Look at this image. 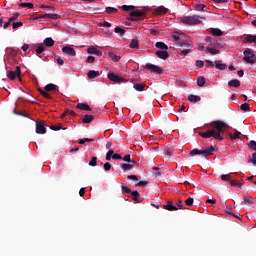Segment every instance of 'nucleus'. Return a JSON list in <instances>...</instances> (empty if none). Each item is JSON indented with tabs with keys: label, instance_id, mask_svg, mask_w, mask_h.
I'll return each mask as SVG.
<instances>
[{
	"label": "nucleus",
	"instance_id": "39448f33",
	"mask_svg": "<svg viewBox=\"0 0 256 256\" xmlns=\"http://www.w3.org/2000/svg\"><path fill=\"white\" fill-rule=\"evenodd\" d=\"M146 69H148V71H151V73H156L157 75H162L163 73V68L155 65V64H146Z\"/></svg>",
	"mask_w": 256,
	"mask_h": 256
},
{
	"label": "nucleus",
	"instance_id": "7c9ffc66",
	"mask_svg": "<svg viewBox=\"0 0 256 256\" xmlns=\"http://www.w3.org/2000/svg\"><path fill=\"white\" fill-rule=\"evenodd\" d=\"M8 79H10L11 81H15V79H17V73L15 71H9L7 74Z\"/></svg>",
	"mask_w": 256,
	"mask_h": 256
},
{
	"label": "nucleus",
	"instance_id": "052dcab7",
	"mask_svg": "<svg viewBox=\"0 0 256 256\" xmlns=\"http://www.w3.org/2000/svg\"><path fill=\"white\" fill-rule=\"evenodd\" d=\"M123 161H126V163H129L131 162V154H126L123 158H122Z\"/></svg>",
	"mask_w": 256,
	"mask_h": 256
},
{
	"label": "nucleus",
	"instance_id": "c85d7f7f",
	"mask_svg": "<svg viewBox=\"0 0 256 256\" xmlns=\"http://www.w3.org/2000/svg\"><path fill=\"white\" fill-rule=\"evenodd\" d=\"M130 194L133 197V201H136V203H140L139 199H140L141 195L139 194L138 191H132V192H130Z\"/></svg>",
	"mask_w": 256,
	"mask_h": 256
},
{
	"label": "nucleus",
	"instance_id": "bf43d9fd",
	"mask_svg": "<svg viewBox=\"0 0 256 256\" xmlns=\"http://www.w3.org/2000/svg\"><path fill=\"white\" fill-rule=\"evenodd\" d=\"M222 181H230L231 180V176L229 174H223L221 176Z\"/></svg>",
	"mask_w": 256,
	"mask_h": 256
},
{
	"label": "nucleus",
	"instance_id": "1a4fd4ad",
	"mask_svg": "<svg viewBox=\"0 0 256 256\" xmlns=\"http://www.w3.org/2000/svg\"><path fill=\"white\" fill-rule=\"evenodd\" d=\"M36 133H38V135H45V133H47V128H45L43 122H36Z\"/></svg>",
	"mask_w": 256,
	"mask_h": 256
},
{
	"label": "nucleus",
	"instance_id": "8fccbe9b",
	"mask_svg": "<svg viewBox=\"0 0 256 256\" xmlns=\"http://www.w3.org/2000/svg\"><path fill=\"white\" fill-rule=\"evenodd\" d=\"M193 201L194 199L193 198H188L184 201L185 205H187L188 207H192L193 206Z\"/></svg>",
	"mask_w": 256,
	"mask_h": 256
},
{
	"label": "nucleus",
	"instance_id": "a211bd4d",
	"mask_svg": "<svg viewBox=\"0 0 256 256\" xmlns=\"http://www.w3.org/2000/svg\"><path fill=\"white\" fill-rule=\"evenodd\" d=\"M215 67H216V69H219L220 71H225L227 69V64L221 63V60H216Z\"/></svg>",
	"mask_w": 256,
	"mask_h": 256
},
{
	"label": "nucleus",
	"instance_id": "6e6d98bb",
	"mask_svg": "<svg viewBox=\"0 0 256 256\" xmlns=\"http://www.w3.org/2000/svg\"><path fill=\"white\" fill-rule=\"evenodd\" d=\"M121 189L124 193H131V189L127 186H125V184H121Z\"/></svg>",
	"mask_w": 256,
	"mask_h": 256
},
{
	"label": "nucleus",
	"instance_id": "a878e982",
	"mask_svg": "<svg viewBox=\"0 0 256 256\" xmlns=\"http://www.w3.org/2000/svg\"><path fill=\"white\" fill-rule=\"evenodd\" d=\"M108 56L110 57V59H112V61H115V63H118V61H121V56H119L113 52H109Z\"/></svg>",
	"mask_w": 256,
	"mask_h": 256
},
{
	"label": "nucleus",
	"instance_id": "423d86ee",
	"mask_svg": "<svg viewBox=\"0 0 256 256\" xmlns=\"http://www.w3.org/2000/svg\"><path fill=\"white\" fill-rule=\"evenodd\" d=\"M145 15V11L143 10H134L130 12V21H137L139 17H143Z\"/></svg>",
	"mask_w": 256,
	"mask_h": 256
},
{
	"label": "nucleus",
	"instance_id": "72a5a7b5",
	"mask_svg": "<svg viewBox=\"0 0 256 256\" xmlns=\"http://www.w3.org/2000/svg\"><path fill=\"white\" fill-rule=\"evenodd\" d=\"M240 109L241 111H251V105L247 104V102L243 103L241 106H240Z\"/></svg>",
	"mask_w": 256,
	"mask_h": 256
},
{
	"label": "nucleus",
	"instance_id": "0eeeda50",
	"mask_svg": "<svg viewBox=\"0 0 256 256\" xmlns=\"http://www.w3.org/2000/svg\"><path fill=\"white\" fill-rule=\"evenodd\" d=\"M108 79L113 81L114 83H124L125 78L115 74V73H108Z\"/></svg>",
	"mask_w": 256,
	"mask_h": 256
},
{
	"label": "nucleus",
	"instance_id": "4be33fe9",
	"mask_svg": "<svg viewBox=\"0 0 256 256\" xmlns=\"http://www.w3.org/2000/svg\"><path fill=\"white\" fill-rule=\"evenodd\" d=\"M87 75H88V79H95L99 77L101 73H99V71L90 70Z\"/></svg>",
	"mask_w": 256,
	"mask_h": 256
},
{
	"label": "nucleus",
	"instance_id": "680f3d73",
	"mask_svg": "<svg viewBox=\"0 0 256 256\" xmlns=\"http://www.w3.org/2000/svg\"><path fill=\"white\" fill-rule=\"evenodd\" d=\"M196 67H205V62H203V60H197L196 61Z\"/></svg>",
	"mask_w": 256,
	"mask_h": 256
},
{
	"label": "nucleus",
	"instance_id": "5701e85b",
	"mask_svg": "<svg viewBox=\"0 0 256 256\" xmlns=\"http://www.w3.org/2000/svg\"><path fill=\"white\" fill-rule=\"evenodd\" d=\"M155 47L157 49H161L162 51H167L169 49V46H167V44L164 42H156Z\"/></svg>",
	"mask_w": 256,
	"mask_h": 256
},
{
	"label": "nucleus",
	"instance_id": "2f4dec72",
	"mask_svg": "<svg viewBox=\"0 0 256 256\" xmlns=\"http://www.w3.org/2000/svg\"><path fill=\"white\" fill-rule=\"evenodd\" d=\"M178 47H184V49H188L191 51V44L187 42H178L177 44Z\"/></svg>",
	"mask_w": 256,
	"mask_h": 256
},
{
	"label": "nucleus",
	"instance_id": "13d9d810",
	"mask_svg": "<svg viewBox=\"0 0 256 256\" xmlns=\"http://www.w3.org/2000/svg\"><path fill=\"white\" fill-rule=\"evenodd\" d=\"M172 38L174 39V41H180L181 40V36L177 32L172 34Z\"/></svg>",
	"mask_w": 256,
	"mask_h": 256
},
{
	"label": "nucleus",
	"instance_id": "58836bf2",
	"mask_svg": "<svg viewBox=\"0 0 256 256\" xmlns=\"http://www.w3.org/2000/svg\"><path fill=\"white\" fill-rule=\"evenodd\" d=\"M206 8H207V6L205 4H196L195 5L196 11H205Z\"/></svg>",
	"mask_w": 256,
	"mask_h": 256
},
{
	"label": "nucleus",
	"instance_id": "0e129e2a",
	"mask_svg": "<svg viewBox=\"0 0 256 256\" xmlns=\"http://www.w3.org/2000/svg\"><path fill=\"white\" fill-rule=\"evenodd\" d=\"M104 170H105V171H111V164H110L109 162H106V163L104 164Z\"/></svg>",
	"mask_w": 256,
	"mask_h": 256
},
{
	"label": "nucleus",
	"instance_id": "412c9836",
	"mask_svg": "<svg viewBox=\"0 0 256 256\" xmlns=\"http://www.w3.org/2000/svg\"><path fill=\"white\" fill-rule=\"evenodd\" d=\"M94 119H95V116L93 115H85L82 117V123H85V124L92 123Z\"/></svg>",
	"mask_w": 256,
	"mask_h": 256
},
{
	"label": "nucleus",
	"instance_id": "de8ad7c7",
	"mask_svg": "<svg viewBox=\"0 0 256 256\" xmlns=\"http://www.w3.org/2000/svg\"><path fill=\"white\" fill-rule=\"evenodd\" d=\"M206 50L208 51V53H211V55H217L219 53V50L211 47L206 48Z\"/></svg>",
	"mask_w": 256,
	"mask_h": 256
},
{
	"label": "nucleus",
	"instance_id": "f03ea898",
	"mask_svg": "<svg viewBox=\"0 0 256 256\" xmlns=\"http://www.w3.org/2000/svg\"><path fill=\"white\" fill-rule=\"evenodd\" d=\"M201 19H203V17L193 15V16H184V17L180 18V21L184 25H199L203 22V21H201Z\"/></svg>",
	"mask_w": 256,
	"mask_h": 256
},
{
	"label": "nucleus",
	"instance_id": "e2e57ef3",
	"mask_svg": "<svg viewBox=\"0 0 256 256\" xmlns=\"http://www.w3.org/2000/svg\"><path fill=\"white\" fill-rule=\"evenodd\" d=\"M14 73H16V76L21 77V67L16 66Z\"/></svg>",
	"mask_w": 256,
	"mask_h": 256
},
{
	"label": "nucleus",
	"instance_id": "9d476101",
	"mask_svg": "<svg viewBox=\"0 0 256 256\" xmlns=\"http://www.w3.org/2000/svg\"><path fill=\"white\" fill-rule=\"evenodd\" d=\"M135 165H139V163H137L135 160H132L129 162V164H122L121 168L123 169V171H131V169H133Z\"/></svg>",
	"mask_w": 256,
	"mask_h": 256
},
{
	"label": "nucleus",
	"instance_id": "774afa93",
	"mask_svg": "<svg viewBox=\"0 0 256 256\" xmlns=\"http://www.w3.org/2000/svg\"><path fill=\"white\" fill-rule=\"evenodd\" d=\"M149 31H150V35H154V36L159 35V30L150 29Z\"/></svg>",
	"mask_w": 256,
	"mask_h": 256
},
{
	"label": "nucleus",
	"instance_id": "f8f14e48",
	"mask_svg": "<svg viewBox=\"0 0 256 256\" xmlns=\"http://www.w3.org/2000/svg\"><path fill=\"white\" fill-rule=\"evenodd\" d=\"M160 207H163L166 211H179V208H177L171 201H168L166 205H160Z\"/></svg>",
	"mask_w": 256,
	"mask_h": 256
},
{
	"label": "nucleus",
	"instance_id": "79ce46f5",
	"mask_svg": "<svg viewBox=\"0 0 256 256\" xmlns=\"http://www.w3.org/2000/svg\"><path fill=\"white\" fill-rule=\"evenodd\" d=\"M115 153L114 150H109L106 154V161H111L113 159V154Z\"/></svg>",
	"mask_w": 256,
	"mask_h": 256
},
{
	"label": "nucleus",
	"instance_id": "ea45409f",
	"mask_svg": "<svg viewBox=\"0 0 256 256\" xmlns=\"http://www.w3.org/2000/svg\"><path fill=\"white\" fill-rule=\"evenodd\" d=\"M105 11H106V13H109L111 15L113 13H117L118 10H117V8H114V7H106Z\"/></svg>",
	"mask_w": 256,
	"mask_h": 256
},
{
	"label": "nucleus",
	"instance_id": "49530a36",
	"mask_svg": "<svg viewBox=\"0 0 256 256\" xmlns=\"http://www.w3.org/2000/svg\"><path fill=\"white\" fill-rule=\"evenodd\" d=\"M121 9H123V11H133L135 10V6L123 5L121 6Z\"/></svg>",
	"mask_w": 256,
	"mask_h": 256
},
{
	"label": "nucleus",
	"instance_id": "e433bc0d",
	"mask_svg": "<svg viewBox=\"0 0 256 256\" xmlns=\"http://www.w3.org/2000/svg\"><path fill=\"white\" fill-rule=\"evenodd\" d=\"M39 93H41L43 97H45V99H52L51 95L47 92V90L39 89Z\"/></svg>",
	"mask_w": 256,
	"mask_h": 256
},
{
	"label": "nucleus",
	"instance_id": "20e7f679",
	"mask_svg": "<svg viewBox=\"0 0 256 256\" xmlns=\"http://www.w3.org/2000/svg\"><path fill=\"white\" fill-rule=\"evenodd\" d=\"M243 61H246V63H249L250 65H253L256 63L255 54L251 49H246L244 51Z\"/></svg>",
	"mask_w": 256,
	"mask_h": 256
},
{
	"label": "nucleus",
	"instance_id": "b1692460",
	"mask_svg": "<svg viewBox=\"0 0 256 256\" xmlns=\"http://www.w3.org/2000/svg\"><path fill=\"white\" fill-rule=\"evenodd\" d=\"M43 43L45 47H53V45H55V41L51 37L44 39Z\"/></svg>",
	"mask_w": 256,
	"mask_h": 256
},
{
	"label": "nucleus",
	"instance_id": "cd10ccee",
	"mask_svg": "<svg viewBox=\"0 0 256 256\" xmlns=\"http://www.w3.org/2000/svg\"><path fill=\"white\" fill-rule=\"evenodd\" d=\"M211 33L214 35V37H221L223 35V31H221L219 28H213Z\"/></svg>",
	"mask_w": 256,
	"mask_h": 256
},
{
	"label": "nucleus",
	"instance_id": "37998d69",
	"mask_svg": "<svg viewBox=\"0 0 256 256\" xmlns=\"http://www.w3.org/2000/svg\"><path fill=\"white\" fill-rule=\"evenodd\" d=\"M50 129L52 130V131H60V129H67V128H63V126H61V124H59V125H52V126H50Z\"/></svg>",
	"mask_w": 256,
	"mask_h": 256
},
{
	"label": "nucleus",
	"instance_id": "a18cd8bd",
	"mask_svg": "<svg viewBox=\"0 0 256 256\" xmlns=\"http://www.w3.org/2000/svg\"><path fill=\"white\" fill-rule=\"evenodd\" d=\"M17 19H19V13L16 12L13 14L12 17H10L8 20H9V23H13V21H17Z\"/></svg>",
	"mask_w": 256,
	"mask_h": 256
},
{
	"label": "nucleus",
	"instance_id": "f257e3e1",
	"mask_svg": "<svg viewBox=\"0 0 256 256\" xmlns=\"http://www.w3.org/2000/svg\"><path fill=\"white\" fill-rule=\"evenodd\" d=\"M211 127H213L212 130H208L207 132H199L200 137H203L204 139L214 137V139H217L218 141H223L221 133H224L225 129H229V124L222 120H216L211 122Z\"/></svg>",
	"mask_w": 256,
	"mask_h": 256
},
{
	"label": "nucleus",
	"instance_id": "473e14b6",
	"mask_svg": "<svg viewBox=\"0 0 256 256\" xmlns=\"http://www.w3.org/2000/svg\"><path fill=\"white\" fill-rule=\"evenodd\" d=\"M197 85L198 87H203L205 85V77L199 76L197 78Z\"/></svg>",
	"mask_w": 256,
	"mask_h": 256
},
{
	"label": "nucleus",
	"instance_id": "4468645a",
	"mask_svg": "<svg viewBox=\"0 0 256 256\" xmlns=\"http://www.w3.org/2000/svg\"><path fill=\"white\" fill-rule=\"evenodd\" d=\"M155 55H157L159 59H169V52H167V50H158Z\"/></svg>",
	"mask_w": 256,
	"mask_h": 256
},
{
	"label": "nucleus",
	"instance_id": "7ed1b4c3",
	"mask_svg": "<svg viewBox=\"0 0 256 256\" xmlns=\"http://www.w3.org/2000/svg\"><path fill=\"white\" fill-rule=\"evenodd\" d=\"M215 153V146H210L204 150L193 149L190 151L191 157H195V155H202V157H209Z\"/></svg>",
	"mask_w": 256,
	"mask_h": 256
},
{
	"label": "nucleus",
	"instance_id": "864d4df0",
	"mask_svg": "<svg viewBox=\"0 0 256 256\" xmlns=\"http://www.w3.org/2000/svg\"><path fill=\"white\" fill-rule=\"evenodd\" d=\"M19 27H23V22H14L12 24V29H19Z\"/></svg>",
	"mask_w": 256,
	"mask_h": 256
},
{
	"label": "nucleus",
	"instance_id": "aec40b11",
	"mask_svg": "<svg viewBox=\"0 0 256 256\" xmlns=\"http://www.w3.org/2000/svg\"><path fill=\"white\" fill-rule=\"evenodd\" d=\"M229 87H235V88H239L241 87V81L237 80V79H232L228 82Z\"/></svg>",
	"mask_w": 256,
	"mask_h": 256
},
{
	"label": "nucleus",
	"instance_id": "6ab92c4d",
	"mask_svg": "<svg viewBox=\"0 0 256 256\" xmlns=\"http://www.w3.org/2000/svg\"><path fill=\"white\" fill-rule=\"evenodd\" d=\"M188 101H190V103H199V101H201V96L190 94L188 96Z\"/></svg>",
	"mask_w": 256,
	"mask_h": 256
},
{
	"label": "nucleus",
	"instance_id": "c9c22d12",
	"mask_svg": "<svg viewBox=\"0 0 256 256\" xmlns=\"http://www.w3.org/2000/svg\"><path fill=\"white\" fill-rule=\"evenodd\" d=\"M43 51H45V46H43V44H39L36 48L37 55H41V53H43Z\"/></svg>",
	"mask_w": 256,
	"mask_h": 256
},
{
	"label": "nucleus",
	"instance_id": "bb28decb",
	"mask_svg": "<svg viewBox=\"0 0 256 256\" xmlns=\"http://www.w3.org/2000/svg\"><path fill=\"white\" fill-rule=\"evenodd\" d=\"M229 137L231 141H235V139H241V132L236 130L234 134L230 133Z\"/></svg>",
	"mask_w": 256,
	"mask_h": 256
},
{
	"label": "nucleus",
	"instance_id": "c03bdc74",
	"mask_svg": "<svg viewBox=\"0 0 256 256\" xmlns=\"http://www.w3.org/2000/svg\"><path fill=\"white\" fill-rule=\"evenodd\" d=\"M29 44H24L23 46H22V51L24 52V53H26V55H29V53H31V50H29Z\"/></svg>",
	"mask_w": 256,
	"mask_h": 256
},
{
	"label": "nucleus",
	"instance_id": "4d7b16f0",
	"mask_svg": "<svg viewBox=\"0 0 256 256\" xmlns=\"http://www.w3.org/2000/svg\"><path fill=\"white\" fill-rule=\"evenodd\" d=\"M127 179L129 181H139V177H137V175H129Z\"/></svg>",
	"mask_w": 256,
	"mask_h": 256
},
{
	"label": "nucleus",
	"instance_id": "dca6fc26",
	"mask_svg": "<svg viewBox=\"0 0 256 256\" xmlns=\"http://www.w3.org/2000/svg\"><path fill=\"white\" fill-rule=\"evenodd\" d=\"M76 109H80L81 111H91V106L87 103H78Z\"/></svg>",
	"mask_w": 256,
	"mask_h": 256
},
{
	"label": "nucleus",
	"instance_id": "393cba45",
	"mask_svg": "<svg viewBox=\"0 0 256 256\" xmlns=\"http://www.w3.org/2000/svg\"><path fill=\"white\" fill-rule=\"evenodd\" d=\"M129 47L131 49H139V40L137 38H133L130 42Z\"/></svg>",
	"mask_w": 256,
	"mask_h": 256
},
{
	"label": "nucleus",
	"instance_id": "69168bd1",
	"mask_svg": "<svg viewBox=\"0 0 256 256\" xmlns=\"http://www.w3.org/2000/svg\"><path fill=\"white\" fill-rule=\"evenodd\" d=\"M86 63H95V58L93 56H88Z\"/></svg>",
	"mask_w": 256,
	"mask_h": 256
},
{
	"label": "nucleus",
	"instance_id": "5fc2aeb1",
	"mask_svg": "<svg viewBox=\"0 0 256 256\" xmlns=\"http://www.w3.org/2000/svg\"><path fill=\"white\" fill-rule=\"evenodd\" d=\"M243 200L245 201V203H249L250 205L253 203V197L251 196H244Z\"/></svg>",
	"mask_w": 256,
	"mask_h": 256
},
{
	"label": "nucleus",
	"instance_id": "9b49d317",
	"mask_svg": "<svg viewBox=\"0 0 256 256\" xmlns=\"http://www.w3.org/2000/svg\"><path fill=\"white\" fill-rule=\"evenodd\" d=\"M87 53L90 55H97V57H103V52H101L99 49L95 48V46H90L87 49Z\"/></svg>",
	"mask_w": 256,
	"mask_h": 256
},
{
	"label": "nucleus",
	"instance_id": "f3484780",
	"mask_svg": "<svg viewBox=\"0 0 256 256\" xmlns=\"http://www.w3.org/2000/svg\"><path fill=\"white\" fill-rule=\"evenodd\" d=\"M45 91H55V93H59V89L57 88V85L50 83L45 86Z\"/></svg>",
	"mask_w": 256,
	"mask_h": 256
},
{
	"label": "nucleus",
	"instance_id": "09e8293b",
	"mask_svg": "<svg viewBox=\"0 0 256 256\" xmlns=\"http://www.w3.org/2000/svg\"><path fill=\"white\" fill-rule=\"evenodd\" d=\"M230 184H231L232 187H238L239 189H241V187L243 186L242 183L236 182V181H233V180L230 181Z\"/></svg>",
	"mask_w": 256,
	"mask_h": 256
},
{
	"label": "nucleus",
	"instance_id": "f704fd0d",
	"mask_svg": "<svg viewBox=\"0 0 256 256\" xmlns=\"http://www.w3.org/2000/svg\"><path fill=\"white\" fill-rule=\"evenodd\" d=\"M249 149H251L252 151H256V142L255 140H251L247 143Z\"/></svg>",
	"mask_w": 256,
	"mask_h": 256
},
{
	"label": "nucleus",
	"instance_id": "c756f323",
	"mask_svg": "<svg viewBox=\"0 0 256 256\" xmlns=\"http://www.w3.org/2000/svg\"><path fill=\"white\" fill-rule=\"evenodd\" d=\"M135 91H145V84L143 83H137L134 84Z\"/></svg>",
	"mask_w": 256,
	"mask_h": 256
},
{
	"label": "nucleus",
	"instance_id": "603ef678",
	"mask_svg": "<svg viewBox=\"0 0 256 256\" xmlns=\"http://www.w3.org/2000/svg\"><path fill=\"white\" fill-rule=\"evenodd\" d=\"M146 185H149L148 181H140L135 184V187H145Z\"/></svg>",
	"mask_w": 256,
	"mask_h": 256
},
{
	"label": "nucleus",
	"instance_id": "a19ab883",
	"mask_svg": "<svg viewBox=\"0 0 256 256\" xmlns=\"http://www.w3.org/2000/svg\"><path fill=\"white\" fill-rule=\"evenodd\" d=\"M114 32L120 34L121 37H123V35H125V29H122L121 27H116L114 29Z\"/></svg>",
	"mask_w": 256,
	"mask_h": 256
},
{
	"label": "nucleus",
	"instance_id": "3c124183",
	"mask_svg": "<svg viewBox=\"0 0 256 256\" xmlns=\"http://www.w3.org/2000/svg\"><path fill=\"white\" fill-rule=\"evenodd\" d=\"M90 167H97V157H92L91 161L89 162Z\"/></svg>",
	"mask_w": 256,
	"mask_h": 256
},
{
	"label": "nucleus",
	"instance_id": "2eb2a0df",
	"mask_svg": "<svg viewBox=\"0 0 256 256\" xmlns=\"http://www.w3.org/2000/svg\"><path fill=\"white\" fill-rule=\"evenodd\" d=\"M156 15H167L169 13V9L165 8V6H160L155 9Z\"/></svg>",
	"mask_w": 256,
	"mask_h": 256
},
{
	"label": "nucleus",
	"instance_id": "ddd939ff",
	"mask_svg": "<svg viewBox=\"0 0 256 256\" xmlns=\"http://www.w3.org/2000/svg\"><path fill=\"white\" fill-rule=\"evenodd\" d=\"M38 19H61L59 14H43L38 17Z\"/></svg>",
	"mask_w": 256,
	"mask_h": 256
},
{
	"label": "nucleus",
	"instance_id": "338daca9",
	"mask_svg": "<svg viewBox=\"0 0 256 256\" xmlns=\"http://www.w3.org/2000/svg\"><path fill=\"white\" fill-rule=\"evenodd\" d=\"M112 159H114L115 161H117V160H121V159H123L119 154H112Z\"/></svg>",
	"mask_w": 256,
	"mask_h": 256
},
{
	"label": "nucleus",
	"instance_id": "6e6552de",
	"mask_svg": "<svg viewBox=\"0 0 256 256\" xmlns=\"http://www.w3.org/2000/svg\"><path fill=\"white\" fill-rule=\"evenodd\" d=\"M62 52L65 53V55H68V57H76L77 52L74 48H71L70 46H64L62 48Z\"/></svg>",
	"mask_w": 256,
	"mask_h": 256
},
{
	"label": "nucleus",
	"instance_id": "4c0bfd02",
	"mask_svg": "<svg viewBox=\"0 0 256 256\" xmlns=\"http://www.w3.org/2000/svg\"><path fill=\"white\" fill-rule=\"evenodd\" d=\"M19 7H22V8L27 7L28 9H33V7H35V5L33 3H20Z\"/></svg>",
	"mask_w": 256,
	"mask_h": 256
}]
</instances>
